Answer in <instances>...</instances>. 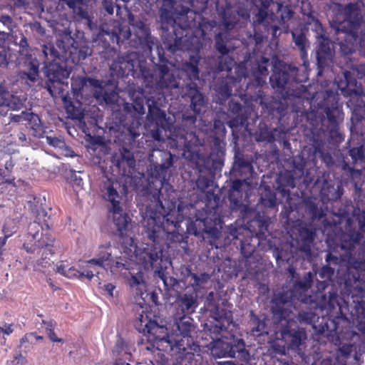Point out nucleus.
<instances>
[{"label": "nucleus", "instance_id": "f257e3e1", "mask_svg": "<svg viewBox=\"0 0 365 365\" xmlns=\"http://www.w3.org/2000/svg\"><path fill=\"white\" fill-rule=\"evenodd\" d=\"M172 210L165 212L160 201L155 203V209L148 206L142 215L144 235L148 242L137 245L132 237L123 238L121 250L106 242L98 246L95 257L86 262L81 268L85 272L89 269L94 271V276L99 274L97 267L108 270L114 277L125 275L134 266L141 265L145 269L153 270L165 283V270L171 264L165 245L170 242L179 241L180 236L176 229L183 217Z\"/></svg>", "mask_w": 365, "mask_h": 365}, {"label": "nucleus", "instance_id": "680f3d73", "mask_svg": "<svg viewBox=\"0 0 365 365\" xmlns=\"http://www.w3.org/2000/svg\"><path fill=\"white\" fill-rule=\"evenodd\" d=\"M45 329L47 331V333L50 332V330L51 329L53 331L54 329V325L52 322H46L45 323Z\"/></svg>", "mask_w": 365, "mask_h": 365}, {"label": "nucleus", "instance_id": "9d476101", "mask_svg": "<svg viewBox=\"0 0 365 365\" xmlns=\"http://www.w3.org/2000/svg\"><path fill=\"white\" fill-rule=\"evenodd\" d=\"M191 40L192 45L187 46L185 48L195 51L196 53L190 56V61L185 63L182 69L188 76L190 80H196L199 77L198 63L200 58L197 52L201 48V44L197 37H192Z\"/></svg>", "mask_w": 365, "mask_h": 365}, {"label": "nucleus", "instance_id": "052dcab7", "mask_svg": "<svg viewBox=\"0 0 365 365\" xmlns=\"http://www.w3.org/2000/svg\"><path fill=\"white\" fill-rule=\"evenodd\" d=\"M4 182L11 184L14 182V179L13 180L5 179L4 176H3L1 173L0 172V185L3 184Z\"/></svg>", "mask_w": 365, "mask_h": 365}, {"label": "nucleus", "instance_id": "49530a36", "mask_svg": "<svg viewBox=\"0 0 365 365\" xmlns=\"http://www.w3.org/2000/svg\"><path fill=\"white\" fill-rule=\"evenodd\" d=\"M115 288V286L111 283H108L103 285V289L110 295H113V291Z\"/></svg>", "mask_w": 365, "mask_h": 365}, {"label": "nucleus", "instance_id": "a211bd4d", "mask_svg": "<svg viewBox=\"0 0 365 365\" xmlns=\"http://www.w3.org/2000/svg\"><path fill=\"white\" fill-rule=\"evenodd\" d=\"M178 306L182 313H192L197 307L196 295L184 294L178 298Z\"/></svg>", "mask_w": 365, "mask_h": 365}, {"label": "nucleus", "instance_id": "774afa93", "mask_svg": "<svg viewBox=\"0 0 365 365\" xmlns=\"http://www.w3.org/2000/svg\"><path fill=\"white\" fill-rule=\"evenodd\" d=\"M41 264L42 267H46L47 266V264H48V265L50 264V262L48 261L44 262V259H43V261L41 262Z\"/></svg>", "mask_w": 365, "mask_h": 365}, {"label": "nucleus", "instance_id": "5fc2aeb1", "mask_svg": "<svg viewBox=\"0 0 365 365\" xmlns=\"http://www.w3.org/2000/svg\"><path fill=\"white\" fill-rule=\"evenodd\" d=\"M222 24L225 28L227 30H230L232 28L233 22L232 21H228L226 17L223 18Z\"/></svg>", "mask_w": 365, "mask_h": 365}, {"label": "nucleus", "instance_id": "4be33fe9", "mask_svg": "<svg viewBox=\"0 0 365 365\" xmlns=\"http://www.w3.org/2000/svg\"><path fill=\"white\" fill-rule=\"evenodd\" d=\"M289 79V75L287 72L274 68L272 75L270 77V83L274 88H282Z\"/></svg>", "mask_w": 365, "mask_h": 365}, {"label": "nucleus", "instance_id": "ea45409f", "mask_svg": "<svg viewBox=\"0 0 365 365\" xmlns=\"http://www.w3.org/2000/svg\"><path fill=\"white\" fill-rule=\"evenodd\" d=\"M22 115H24V118L25 119H27L30 121L34 122V126L36 127V128L38 126H40L41 122H40V119L37 115H35L32 113H22Z\"/></svg>", "mask_w": 365, "mask_h": 365}, {"label": "nucleus", "instance_id": "7c9ffc66", "mask_svg": "<svg viewBox=\"0 0 365 365\" xmlns=\"http://www.w3.org/2000/svg\"><path fill=\"white\" fill-rule=\"evenodd\" d=\"M9 48L4 45V42L0 41V66L8 64Z\"/></svg>", "mask_w": 365, "mask_h": 365}, {"label": "nucleus", "instance_id": "aec40b11", "mask_svg": "<svg viewBox=\"0 0 365 365\" xmlns=\"http://www.w3.org/2000/svg\"><path fill=\"white\" fill-rule=\"evenodd\" d=\"M148 117L153 120L155 121L157 125H163V122L165 121V113L159 108L154 105V99L153 97L148 98Z\"/></svg>", "mask_w": 365, "mask_h": 365}, {"label": "nucleus", "instance_id": "393cba45", "mask_svg": "<svg viewBox=\"0 0 365 365\" xmlns=\"http://www.w3.org/2000/svg\"><path fill=\"white\" fill-rule=\"evenodd\" d=\"M46 142L48 145L54 147V148H64L65 150V155L73 157L74 156V153L69 148H68L66 146V144L63 140L61 138H58L57 137H53V136H46Z\"/></svg>", "mask_w": 365, "mask_h": 365}, {"label": "nucleus", "instance_id": "2eb2a0df", "mask_svg": "<svg viewBox=\"0 0 365 365\" xmlns=\"http://www.w3.org/2000/svg\"><path fill=\"white\" fill-rule=\"evenodd\" d=\"M173 166L172 155L167 159L166 162L161 165L155 166L153 175L159 182V187L161 188L169 180L168 169Z\"/></svg>", "mask_w": 365, "mask_h": 365}, {"label": "nucleus", "instance_id": "423d86ee", "mask_svg": "<svg viewBox=\"0 0 365 365\" xmlns=\"http://www.w3.org/2000/svg\"><path fill=\"white\" fill-rule=\"evenodd\" d=\"M354 242L351 241L347 246L341 244V250H347L346 254L340 259L342 263H346L347 267L348 277L346 281L347 286L350 285L354 289L362 292L365 290V253H359L358 259L352 256V248Z\"/></svg>", "mask_w": 365, "mask_h": 365}, {"label": "nucleus", "instance_id": "864d4df0", "mask_svg": "<svg viewBox=\"0 0 365 365\" xmlns=\"http://www.w3.org/2000/svg\"><path fill=\"white\" fill-rule=\"evenodd\" d=\"M244 181H242L240 180H236L232 182V189L234 190H238L242 187V183Z\"/></svg>", "mask_w": 365, "mask_h": 365}, {"label": "nucleus", "instance_id": "c9c22d12", "mask_svg": "<svg viewBox=\"0 0 365 365\" xmlns=\"http://www.w3.org/2000/svg\"><path fill=\"white\" fill-rule=\"evenodd\" d=\"M349 155L353 160L356 161L357 160L364 159V150L363 147L353 148L349 150Z\"/></svg>", "mask_w": 365, "mask_h": 365}, {"label": "nucleus", "instance_id": "3c124183", "mask_svg": "<svg viewBox=\"0 0 365 365\" xmlns=\"http://www.w3.org/2000/svg\"><path fill=\"white\" fill-rule=\"evenodd\" d=\"M160 130L159 128L156 129L155 130H153L152 132V136L153 138L158 140V141H161V140H163V138L160 136Z\"/></svg>", "mask_w": 365, "mask_h": 365}, {"label": "nucleus", "instance_id": "58836bf2", "mask_svg": "<svg viewBox=\"0 0 365 365\" xmlns=\"http://www.w3.org/2000/svg\"><path fill=\"white\" fill-rule=\"evenodd\" d=\"M259 76H257V82L258 85L265 81V77L268 75V70L266 66H259Z\"/></svg>", "mask_w": 365, "mask_h": 365}, {"label": "nucleus", "instance_id": "f8f14e48", "mask_svg": "<svg viewBox=\"0 0 365 365\" xmlns=\"http://www.w3.org/2000/svg\"><path fill=\"white\" fill-rule=\"evenodd\" d=\"M137 58V53L132 52L125 56L119 57L115 60L110 66L112 72L115 73L117 76L123 75L126 72L133 71L135 68Z\"/></svg>", "mask_w": 365, "mask_h": 365}, {"label": "nucleus", "instance_id": "09e8293b", "mask_svg": "<svg viewBox=\"0 0 365 365\" xmlns=\"http://www.w3.org/2000/svg\"><path fill=\"white\" fill-rule=\"evenodd\" d=\"M48 336L51 341L53 342H61L63 340L62 339L58 338L54 333L53 331L51 329L50 330V332L48 333Z\"/></svg>", "mask_w": 365, "mask_h": 365}, {"label": "nucleus", "instance_id": "473e14b6", "mask_svg": "<svg viewBox=\"0 0 365 365\" xmlns=\"http://www.w3.org/2000/svg\"><path fill=\"white\" fill-rule=\"evenodd\" d=\"M334 270L333 268L329 266H324L319 271V276L324 280H329L334 274Z\"/></svg>", "mask_w": 365, "mask_h": 365}, {"label": "nucleus", "instance_id": "f704fd0d", "mask_svg": "<svg viewBox=\"0 0 365 365\" xmlns=\"http://www.w3.org/2000/svg\"><path fill=\"white\" fill-rule=\"evenodd\" d=\"M9 92L6 91L4 87L0 84V108H7Z\"/></svg>", "mask_w": 365, "mask_h": 365}, {"label": "nucleus", "instance_id": "6e6d98bb", "mask_svg": "<svg viewBox=\"0 0 365 365\" xmlns=\"http://www.w3.org/2000/svg\"><path fill=\"white\" fill-rule=\"evenodd\" d=\"M205 232L210 234L214 237H217L218 234V230L217 228H208L207 227H205Z\"/></svg>", "mask_w": 365, "mask_h": 365}, {"label": "nucleus", "instance_id": "13d9d810", "mask_svg": "<svg viewBox=\"0 0 365 365\" xmlns=\"http://www.w3.org/2000/svg\"><path fill=\"white\" fill-rule=\"evenodd\" d=\"M214 128L215 129H220L222 128L223 132L225 130L223 123L220 120H215L214 121Z\"/></svg>", "mask_w": 365, "mask_h": 365}, {"label": "nucleus", "instance_id": "6ab92c4d", "mask_svg": "<svg viewBox=\"0 0 365 365\" xmlns=\"http://www.w3.org/2000/svg\"><path fill=\"white\" fill-rule=\"evenodd\" d=\"M344 13L346 16L345 20L351 25V30L359 25L361 16L356 4H349L344 9Z\"/></svg>", "mask_w": 365, "mask_h": 365}, {"label": "nucleus", "instance_id": "79ce46f5", "mask_svg": "<svg viewBox=\"0 0 365 365\" xmlns=\"http://www.w3.org/2000/svg\"><path fill=\"white\" fill-rule=\"evenodd\" d=\"M38 68L36 63H32L31 66V68L29 72L27 73L28 78L31 81H34L38 76Z\"/></svg>", "mask_w": 365, "mask_h": 365}, {"label": "nucleus", "instance_id": "f03ea898", "mask_svg": "<svg viewBox=\"0 0 365 365\" xmlns=\"http://www.w3.org/2000/svg\"><path fill=\"white\" fill-rule=\"evenodd\" d=\"M44 73L48 78L47 89L53 98H62L65 109L69 118L81 120L83 118V109L81 100L83 96L90 94L97 99H103L106 103H111L116 96V93L111 94L110 99L108 95L103 93L102 82L91 78L73 77L71 79V90L74 100L64 94L63 81L70 75V71L58 63L48 64L45 63Z\"/></svg>", "mask_w": 365, "mask_h": 365}, {"label": "nucleus", "instance_id": "f3484780", "mask_svg": "<svg viewBox=\"0 0 365 365\" xmlns=\"http://www.w3.org/2000/svg\"><path fill=\"white\" fill-rule=\"evenodd\" d=\"M298 235L296 237L297 248L305 252L310 251V245L313 240V233L309 229L300 227L297 229Z\"/></svg>", "mask_w": 365, "mask_h": 365}, {"label": "nucleus", "instance_id": "603ef678", "mask_svg": "<svg viewBox=\"0 0 365 365\" xmlns=\"http://www.w3.org/2000/svg\"><path fill=\"white\" fill-rule=\"evenodd\" d=\"M82 0H67L66 4L71 8V9H75L76 6L79 4Z\"/></svg>", "mask_w": 365, "mask_h": 365}, {"label": "nucleus", "instance_id": "72a5a7b5", "mask_svg": "<svg viewBox=\"0 0 365 365\" xmlns=\"http://www.w3.org/2000/svg\"><path fill=\"white\" fill-rule=\"evenodd\" d=\"M270 0H262V9H260L257 14V20L262 21L267 16V12L266 9L269 7Z\"/></svg>", "mask_w": 365, "mask_h": 365}, {"label": "nucleus", "instance_id": "e433bc0d", "mask_svg": "<svg viewBox=\"0 0 365 365\" xmlns=\"http://www.w3.org/2000/svg\"><path fill=\"white\" fill-rule=\"evenodd\" d=\"M113 352L118 353V354H120L123 352H124L126 354H129L130 350H129V349L127 348L124 341L122 339H118L116 341L115 345L114 346Z\"/></svg>", "mask_w": 365, "mask_h": 365}, {"label": "nucleus", "instance_id": "9b49d317", "mask_svg": "<svg viewBox=\"0 0 365 365\" xmlns=\"http://www.w3.org/2000/svg\"><path fill=\"white\" fill-rule=\"evenodd\" d=\"M174 327L175 329L172 332V334H174V338L179 339L185 346L184 341L186 340V345L189 346L190 344L189 339L190 332L194 329L191 318L185 314L178 319L176 318L175 319Z\"/></svg>", "mask_w": 365, "mask_h": 365}, {"label": "nucleus", "instance_id": "20e7f679", "mask_svg": "<svg viewBox=\"0 0 365 365\" xmlns=\"http://www.w3.org/2000/svg\"><path fill=\"white\" fill-rule=\"evenodd\" d=\"M214 319L213 324H206L207 331L212 340L208 345L211 354L215 358H235L236 353L244 352L243 340L235 338L233 334L228 336L227 329L235 327L231 315L215 317Z\"/></svg>", "mask_w": 365, "mask_h": 365}, {"label": "nucleus", "instance_id": "4468645a", "mask_svg": "<svg viewBox=\"0 0 365 365\" xmlns=\"http://www.w3.org/2000/svg\"><path fill=\"white\" fill-rule=\"evenodd\" d=\"M131 277L129 280V284L135 295L143 299V295L147 292V284L145 280L143 272L140 270L137 273L130 272Z\"/></svg>", "mask_w": 365, "mask_h": 365}, {"label": "nucleus", "instance_id": "a878e982", "mask_svg": "<svg viewBox=\"0 0 365 365\" xmlns=\"http://www.w3.org/2000/svg\"><path fill=\"white\" fill-rule=\"evenodd\" d=\"M330 53L329 43L327 39L322 38L320 42L319 47L317 50V57L319 63H321L323 58H325L327 56H329Z\"/></svg>", "mask_w": 365, "mask_h": 365}, {"label": "nucleus", "instance_id": "0eeeda50", "mask_svg": "<svg viewBox=\"0 0 365 365\" xmlns=\"http://www.w3.org/2000/svg\"><path fill=\"white\" fill-rule=\"evenodd\" d=\"M103 195L105 199L111 203L112 217L117 230L120 232L121 236L123 235V231L126 230L129 217L123 213L122 207L120 206L121 200L120 195L114 187L113 182L110 180H107L104 182L103 188L102 190Z\"/></svg>", "mask_w": 365, "mask_h": 365}, {"label": "nucleus", "instance_id": "37998d69", "mask_svg": "<svg viewBox=\"0 0 365 365\" xmlns=\"http://www.w3.org/2000/svg\"><path fill=\"white\" fill-rule=\"evenodd\" d=\"M19 47H20V52L22 53V54H24V55H28L29 53V50H28V47H29V45H28V42H27V39L26 38V37L24 36H22L19 42Z\"/></svg>", "mask_w": 365, "mask_h": 365}, {"label": "nucleus", "instance_id": "cd10ccee", "mask_svg": "<svg viewBox=\"0 0 365 365\" xmlns=\"http://www.w3.org/2000/svg\"><path fill=\"white\" fill-rule=\"evenodd\" d=\"M306 339V334L303 329H299L294 331L292 335L291 346L297 348L302 341Z\"/></svg>", "mask_w": 365, "mask_h": 365}, {"label": "nucleus", "instance_id": "c85d7f7f", "mask_svg": "<svg viewBox=\"0 0 365 365\" xmlns=\"http://www.w3.org/2000/svg\"><path fill=\"white\" fill-rule=\"evenodd\" d=\"M9 224L14 225L13 228H15V223L13 220L9 219L6 220L3 227V233L4 237L0 239V250H1V248L5 245L6 240L15 232V230H12L11 232L8 230V226Z\"/></svg>", "mask_w": 365, "mask_h": 365}, {"label": "nucleus", "instance_id": "412c9836", "mask_svg": "<svg viewBox=\"0 0 365 365\" xmlns=\"http://www.w3.org/2000/svg\"><path fill=\"white\" fill-rule=\"evenodd\" d=\"M293 40L297 46L300 50L301 57L303 61V66L307 69L309 66V61L307 59V41L303 34H297L295 32H292Z\"/></svg>", "mask_w": 365, "mask_h": 365}, {"label": "nucleus", "instance_id": "c756f323", "mask_svg": "<svg viewBox=\"0 0 365 365\" xmlns=\"http://www.w3.org/2000/svg\"><path fill=\"white\" fill-rule=\"evenodd\" d=\"M28 361L21 353H16L11 360L6 361V365H25Z\"/></svg>", "mask_w": 365, "mask_h": 365}, {"label": "nucleus", "instance_id": "b1692460", "mask_svg": "<svg viewBox=\"0 0 365 365\" xmlns=\"http://www.w3.org/2000/svg\"><path fill=\"white\" fill-rule=\"evenodd\" d=\"M26 98L24 95H12L9 93V98L8 99L7 109H12L15 110H20L23 108Z\"/></svg>", "mask_w": 365, "mask_h": 365}, {"label": "nucleus", "instance_id": "a18cd8bd", "mask_svg": "<svg viewBox=\"0 0 365 365\" xmlns=\"http://www.w3.org/2000/svg\"><path fill=\"white\" fill-rule=\"evenodd\" d=\"M219 94L221 95L222 96V98L220 100H225L232 94V91L227 86H225L219 91Z\"/></svg>", "mask_w": 365, "mask_h": 365}, {"label": "nucleus", "instance_id": "4d7b16f0", "mask_svg": "<svg viewBox=\"0 0 365 365\" xmlns=\"http://www.w3.org/2000/svg\"><path fill=\"white\" fill-rule=\"evenodd\" d=\"M1 21L5 25H9L11 24V18L9 16H2L1 17Z\"/></svg>", "mask_w": 365, "mask_h": 365}, {"label": "nucleus", "instance_id": "e2e57ef3", "mask_svg": "<svg viewBox=\"0 0 365 365\" xmlns=\"http://www.w3.org/2000/svg\"><path fill=\"white\" fill-rule=\"evenodd\" d=\"M299 319L302 321H305L307 323H311L312 321V318L310 317H304L302 314H299Z\"/></svg>", "mask_w": 365, "mask_h": 365}, {"label": "nucleus", "instance_id": "2f4dec72", "mask_svg": "<svg viewBox=\"0 0 365 365\" xmlns=\"http://www.w3.org/2000/svg\"><path fill=\"white\" fill-rule=\"evenodd\" d=\"M42 339H43V336L36 335L34 333L26 334L20 339V347H23L24 344H26V343L32 344L34 339L41 340Z\"/></svg>", "mask_w": 365, "mask_h": 365}, {"label": "nucleus", "instance_id": "7ed1b4c3", "mask_svg": "<svg viewBox=\"0 0 365 365\" xmlns=\"http://www.w3.org/2000/svg\"><path fill=\"white\" fill-rule=\"evenodd\" d=\"M136 326L139 331L148 334L149 344L146 349L153 354L158 351V355L162 356V351L171 352V355H179V358L182 357L184 353L190 354L187 348L182 344L179 339L174 338V334H168L165 327L151 320L143 311L138 317Z\"/></svg>", "mask_w": 365, "mask_h": 365}, {"label": "nucleus", "instance_id": "bf43d9fd", "mask_svg": "<svg viewBox=\"0 0 365 365\" xmlns=\"http://www.w3.org/2000/svg\"><path fill=\"white\" fill-rule=\"evenodd\" d=\"M182 119L184 120L190 121L192 124H194L196 120V118L193 115H182Z\"/></svg>", "mask_w": 365, "mask_h": 365}, {"label": "nucleus", "instance_id": "de8ad7c7", "mask_svg": "<svg viewBox=\"0 0 365 365\" xmlns=\"http://www.w3.org/2000/svg\"><path fill=\"white\" fill-rule=\"evenodd\" d=\"M326 261L328 263L332 262L333 264H337L339 261V258L336 256H334L331 253H329L327 255Z\"/></svg>", "mask_w": 365, "mask_h": 365}, {"label": "nucleus", "instance_id": "6e6552de", "mask_svg": "<svg viewBox=\"0 0 365 365\" xmlns=\"http://www.w3.org/2000/svg\"><path fill=\"white\" fill-rule=\"evenodd\" d=\"M158 73L148 76L144 75V82L146 88H177L178 83L175 78L177 71L170 69L166 65H161L158 67Z\"/></svg>", "mask_w": 365, "mask_h": 365}, {"label": "nucleus", "instance_id": "a19ab883", "mask_svg": "<svg viewBox=\"0 0 365 365\" xmlns=\"http://www.w3.org/2000/svg\"><path fill=\"white\" fill-rule=\"evenodd\" d=\"M13 331L14 329L11 324L4 323L0 324V334L4 336H9Z\"/></svg>", "mask_w": 365, "mask_h": 365}, {"label": "nucleus", "instance_id": "338daca9", "mask_svg": "<svg viewBox=\"0 0 365 365\" xmlns=\"http://www.w3.org/2000/svg\"><path fill=\"white\" fill-rule=\"evenodd\" d=\"M21 118H22V116H21V115H14L11 118L14 121H20Z\"/></svg>", "mask_w": 365, "mask_h": 365}, {"label": "nucleus", "instance_id": "0e129e2a", "mask_svg": "<svg viewBox=\"0 0 365 365\" xmlns=\"http://www.w3.org/2000/svg\"><path fill=\"white\" fill-rule=\"evenodd\" d=\"M313 21L314 23L315 29L317 31H319L320 29H322V24L317 19H313Z\"/></svg>", "mask_w": 365, "mask_h": 365}, {"label": "nucleus", "instance_id": "4c0bfd02", "mask_svg": "<svg viewBox=\"0 0 365 365\" xmlns=\"http://www.w3.org/2000/svg\"><path fill=\"white\" fill-rule=\"evenodd\" d=\"M215 40H216L217 50L222 54H226L227 53H228V49L222 43V34L220 33H219L216 35Z\"/></svg>", "mask_w": 365, "mask_h": 365}, {"label": "nucleus", "instance_id": "8fccbe9b", "mask_svg": "<svg viewBox=\"0 0 365 365\" xmlns=\"http://www.w3.org/2000/svg\"><path fill=\"white\" fill-rule=\"evenodd\" d=\"M326 115L327 116L328 120L329 122H331L332 124L336 123V118L334 115L332 114L331 110L329 108H327L326 110Z\"/></svg>", "mask_w": 365, "mask_h": 365}, {"label": "nucleus", "instance_id": "1a4fd4ad", "mask_svg": "<svg viewBox=\"0 0 365 365\" xmlns=\"http://www.w3.org/2000/svg\"><path fill=\"white\" fill-rule=\"evenodd\" d=\"M40 230H43L39 223L34 222L30 223L28 227L26 239L24 243V247L27 252H33L36 247H43V246L51 245L54 239L47 232L39 233Z\"/></svg>", "mask_w": 365, "mask_h": 365}, {"label": "nucleus", "instance_id": "69168bd1", "mask_svg": "<svg viewBox=\"0 0 365 365\" xmlns=\"http://www.w3.org/2000/svg\"><path fill=\"white\" fill-rule=\"evenodd\" d=\"M276 205V198L274 196H271L269 200V205L270 207H274Z\"/></svg>", "mask_w": 365, "mask_h": 365}, {"label": "nucleus", "instance_id": "bb28decb", "mask_svg": "<svg viewBox=\"0 0 365 365\" xmlns=\"http://www.w3.org/2000/svg\"><path fill=\"white\" fill-rule=\"evenodd\" d=\"M188 275L191 277V279L193 281L192 283V287L196 290L199 287L206 283L210 276L207 274H201L197 275L195 273H192L190 270H188Z\"/></svg>", "mask_w": 365, "mask_h": 365}, {"label": "nucleus", "instance_id": "39448f33", "mask_svg": "<svg viewBox=\"0 0 365 365\" xmlns=\"http://www.w3.org/2000/svg\"><path fill=\"white\" fill-rule=\"evenodd\" d=\"M312 282V275L309 272L305 275L303 281L295 283L294 291L274 293L272 300V310L274 316L279 319L288 318L294 308L293 306L294 298L297 297V299H300L302 302H306L301 294L310 288Z\"/></svg>", "mask_w": 365, "mask_h": 365}, {"label": "nucleus", "instance_id": "ddd939ff", "mask_svg": "<svg viewBox=\"0 0 365 365\" xmlns=\"http://www.w3.org/2000/svg\"><path fill=\"white\" fill-rule=\"evenodd\" d=\"M56 272L68 279L81 278L84 277L91 280L94 277V271L88 269L85 272H80L74 267H71L64 262H61L60 264L56 265Z\"/></svg>", "mask_w": 365, "mask_h": 365}, {"label": "nucleus", "instance_id": "dca6fc26", "mask_svg": "<svg viewBox=\"0 0 365 365\" xmlns=\"http://www.w3.org/2000/svg\"><path fill=\"white\" fill-rule=\"evenodd\" d=\"M187 95L190 98L191 108L195 113H199L204 106V98L201 93L197 90L195 83L187 86Z\"/></svg>", "mask_w": 365, "mask_h": 365}, {"label": "nucleus", "instance_id": "c03bdc74", "mask_svg": "<svg viewBox=\"0 0 365 365\" xmlns=\"http://www.w3.org/2000/svg\"><path fill=\"white\" fill-rule=\"evenodd\" d=\"M336 297L334 294H329V302L327 304L322 307V309H326L327 310H331L335 307Z\"/></svg>", "mask_w": 365, "mask_h": 365}, {"label": "nucleus", "instance_id": "5701e85b", "mask_svg": "<svg viewBox=\"0 0 365 365\" xmlns=\"http://www.w3.org/2000/svg\"><path fill=\"white\" fill-rule=\"evenodd\" d=\"M284 0H277L276 5L277 13L282 21H286L292 17L293 12L287 4H285Z\"/></svg>", "mask_w": 365, "mask_h": 365}]
</instances>
